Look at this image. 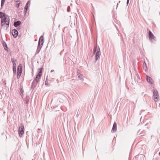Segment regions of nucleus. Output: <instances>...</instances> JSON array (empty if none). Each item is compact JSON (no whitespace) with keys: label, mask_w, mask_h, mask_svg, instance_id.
Returning a JSON list of instances; mask_svg holds the SVG:
<instances>
[{"label":"nucleus","mask_w":160,"mask_h":160,"mask_svg":"<svg viewBox=\"0 0 160 160\" xmlns=\"http://www.w3.org/2000/svg\"><path fill=\"white\" fill-rule=\"evenodd\" d=\"M5 16V14L1 12H0V18H2V17Z\"/></svg>","instance_id":"nucleus-20"},{"label":"nucleus","mask_w":160,"mask_h":160,"mask_svg":"<svg viewBox=\"0 0 160 160\" xmlns=\"http://www.w3.org/2000/svg\"><path fill=\"white\" fill-rule=\"evenodd\" d=\"M147 30H148V38L152 43H155L157 41L156 37L154 36L152 33L149 29L147 28Z\"/></svg>","instance_id":"nucleus-1"},{"label":"nucleus","mask_w":160,"mask_h":160,"mask_svg":"<svg viewBox=\"0 0 160 160\" xmlns=\"http://www.w3.org/2000/svg\"><path fill=\"white\" fill-rule=\"evenodd\" d=\"M54 70H51V72H54Z\"/></svg>","instance_id":"nucleus-38"},{"label":"nucleus","mask_w":160,"mask_h":160,"mask_svg":"<svg viewBox=\"0 0 160 160\" xmlns=\"http://www.w3.org/2000/svg\"><path fill=\"white\" fill-rule=\"evenodd\" d=\"M5 21H1V26H3L5 24Z\"/></svg>","instance_id":"nucleus-25"},{"label":"nucleus","mask_w":160,"mask_h":160,"mask_svg":"<svg viewBox=\"0 0 160 160\" xmlns=\"http://www.w3.org/2000/svg\"><path fill=\"white\" fill-rule=\"evenodd\" d=\"M20 94L21 95V94H22L23 93V90L22 89V88H20Z\"/></svg>","instance_id":"nucleus-32"},{"label":"nucleus","mask_w":160,"mask_h":160,"mask_svg":"<svg viewBox=\"0 0 160 160\" xmlns=\"http://www.w3.org/2000/svg\"><path fill=\"white\" fill-rule=\"evenodd\" d=\"M5 17H4V18L2 19L1 21L5 22Z\"/></svg>","instance_id":"nucleus-35"},{"label":"nucleus","mask_w":160,"mask_h":160,"mask_svg":"<svg viewBox=\"0 0 160 160\" xmlns=\"http://www.w3.org/2000/svg\"><path fill=\"white\" fill-rule=\"evenodd\" d=\"M2 44L5 50L8 51V48L6 42H3Z\"/></svg>","instance_id":"nucleus-16"},{"label":"nucleus","mask_w":160,"mask_h":160,"mask_svg":"<svg viewBox=\"0 0 160 160\" xmlns=\"http://www.w3.org/2000/svg\"><path fill=\"white\" fill-rule=\"evenodd\" d=\"M41 48L42 47H37V50L35 52L36 54H38L39 53Z\"/></svg>","instance_id":"nucleus-18"},{"label":"nucleus","mask_w":160,"mask_h":160,"mask_svg":"<svg viewBox=\"0 0 160 160\" xmlns=\"http://www.w3.org/2000/svg\"><path fill=\"white\" fill-rule=\"evenodd\" d=\"M78 78L80 79H82V75H78Z\"/></svg>","instance_id":"nucleus-34"},{"label":"nucleus","mask_w":160,"mask_h":160,"mask_svg":"<svg viewBox=\"0 0 160 160\" xmlns=\"http://www.w3.org/2000/svg\"><path fill=\"white\" fill-rule=\"evenodd\" d=\"M21 75H19V74H18V75L17 74V78L18 79L20 77Z\"/></svg>","instance_id":"nucleus-36"},{"label":"nucleus","mask_w":160,"mask_h":160,"mask_svg":"<svg viewBox=\"0 0 160 160\" xmlns=\"http://www.w3.org/2000/svg\"><path fill=\"white\" fill-rule=\"evenodd\" d=\"M129 0H127V5L129 3Z\"/></svg>","instance_id":"nucleus-37"},{"label":"nucleus","mask_w":160,"mask_h":160,"mask_svg":"<svg viewBox=\"0 0 160 160\" xmlns=\"http://www.w3.org/2000/svg\"><path fill=\"white\" fill-rule=\"evenodd\" d=\"M96 48H95L94 47V48H93V54H95L96 52Z\"/></svg>","instance_id":"nucleus-33"},{"label":"nucleus","mask_w":160,"mask_h":160,"mask_svg":"<svg viewBox=\"0 0 160 160\" xmlns=\"http://www.w3.org/2000/svg\"><path fill=\"white\" fill-rule=\"evenodd\" d=\"M153 96L152 97L154 98V101L156 102L158 101L159 98V95L158 91L155 89L152 90Z\"/></svg>","instance_id":"nucleus-2"},{"label":"nucleus","mask_w":160,"mask_h":160,"mask_svg":"<svg viewBox=\"0 0 160 160\" xmlns=\"http://www.w3.org/2000/svg\"><path fill=\"white\" fill-rule=\"evenodd\" d=\"M16 63H13V67L14 68H16Z\"/></svg>","instance_id":"nucleus-29"},{"label":"nucleus","mask_w":160,"mask_h":160,"mask_svg":"<svg viewBox=\"0 0 160 160\" xmlns=\"http://www.w3.org/2000/svg\"><path fill=\"white\" fill-rule=\"evenodd\" d=\"M11 60L13 63H16V62L17 61V59L13 58H12Z\"/></svg>","instance_id":"nucleus-23"},{"label":"nucleus","mask_w":160,"mask_h":160,"mask_svg":"<svg viewBox=\"0 0 160 160\" xmlns=\"http://www.w3.org/2000/svg\"><path fill=\"white\" fill-rule=\"evenodd\" d=\"M22 72H20V71H17V74H18H18L19 75H21Z\"/></svg>","instance_id":"nucleus-26"},{"label":"nucleus","mask_w":160,"mask_h":160,"mask_svg":"<svg viewBox=\"0 0 160 160\" xmlns=\"http://www.w3.org/2000/svg\"><path fill=\"white\" fill-rule=\"evenodd\" d=\"M16 3H17V8H18L20 6V2L19 1H18L16 2Z\"/></svg>","instance_id":"nucleus-21"},{"label":"nucleus","mask_w":160,"mask_h":160,"mask_svg":"<svg viewBox=\"0 0 160 160\" xmlns=\"http://www.w3.org/2000/svg\"><path fill=\"white\" fill-rule=\"evenodd\" d=\"M28 9H25V8H24V10L23 11V12L25 14H26L27 13V10Z\"/></svg>","instance_id":"nucleus-30"},{"label":"nucleus","mask_w":160,"mask_h":160,"mask_svg":"<svg viewBox=\"0 0 160 160\" xmlns=\"http://www.w3.org/2000/svg\"><path fill=\"white\" fill-rule=\"evenodd\" d=\"M30 1H28L26 3L25 7H24L25 9H28V4L30 3Z\"/></svg>","instance_id":"nucleus-19"},{"label":"nucleus","mask_w":160,"mask_h":160,"mask_svg":"<svg viewBox=\"0 0 160 160\" xmlns=\"http://www.w3.org/2000/svg\"><path fill=\"white\" fill-rule=\"evenodd\" d=\"M17 71L22 72V66L21 64H19L18 67Z\"/></svg>","instance_id":"nucleus-15"},{"label":"nucleus","mask_w":160,"mask_h":160,"mask_svg":"<svg viewBox=\"0 0 160 160\" xmlns=\"http://www.w3.org/2000/svg\"><path fill=\"white\" fill-rule=\"evenodd\" d=\"M42 68H40L38 69V70H39V71L38 72V74L36 76L37 77L39 78H41V74L42 73Z\"/></svg>","instance_id":"nucleus-10"},{"label":"nucleus","mask_w":160,"mask_h":160,"mask_svg":"<svg viewBox=\"0 0 160 160\" xmlns=\"http://www.w3.org/2000/svg\"><path fill=\"white\" fill-rule=\"evenodd\" d=\"M13 71L14 73H15L16 72V68H12Z\"/></svg>","instance_id":"nucleus-31"},{"label":"nucleus","mask_w":160,"mask_h":160,"mask_svg":"<svg viewBox=\"0 0 160 160\" xmlns=\"http://www.w3.org/2000/svg\"><path fill=\"white\" fill-rule=\"evenodd\" d=\"M29 97L28 96H26L25 98V100H24L25 103L28 104L29 102Z\"/></svg>","instance_id":"nucleus-14"},{"label":"nucleus","mask_w":160,"mask_h":160,"mask_svg":"<svg viewBox=\"0 0 160 160\" xmlns=\"http://www.w3.org/2000/svg\"><path fill=\"white\" fill-rule=\"evenodd\" d=\"M100 55L101 53L96 52L95 55V60L96 61L100 58Z\"/></svg>","instance_id":"nucleus-13"},{"label":"nucleus","mask_w":160,"mask_h":160,"mask_svg":"<svg viewBox=\"0 0 160 160\" xmlns=\"http://www.w3.org/2000/svg\"><path fill=\"white\" fill-rule=\"evenodd\" d=\"M39 78L37 77H36V79L35 80H34L33 82L32 83V86H31V88L32 89H33L35 88L36 86L37 83L39 81Z\"/></svg>","instance_id":"nucleus-3"},{"label":"nucleus","mask_w":160,"mask_h":160,"mask_svg":"<svg viewBox=\"0 0 160 160\" xmlns=\"http://www.w3.org/2000/svg\"><path fill=\"white\" fill-rule=\"evenodd\" d=\"M70 10V7L69 6H68L67 8V11L68 12H69Z\"/></svg>","instance_id":"nucleus-28"},{"label":"nucleus","mask_w":160,"mask_h":160,"mask_svg":"<svg viewBox=\"0 0 160 160\" xmlns=\"http://www.w3.org/2000/svg\"><path fill=\"white\" fill-rule=\"evenodd\" d=\"M118 5V3L117 4V8Z\"/></svg>","instance_id":"nucleus-39"},{"label":"nucleus","mask_w":160,"mask_h":160,"mask_svg":"<svg viewBox=\"0 0 160 160\" xmlns=\"http://www.w3.org/2000/svg\"><path fill=\"white\" fill-rule=\"evenodd\" d=\"M94 48H96V52H97V53H101L100 52V48H99V47H98L97 46H95L94 47Z\"/></svg>","instance_id":"nucleus-17"},{"label":"nucleus","mask_w":160,"mask_h":160,"mask_svg":"<svg viewBox=\"0 0 160 160\" xmlns=\"http://www.w3.org/2000/svg\"><path fill=\"white\" fill-rule=\"evenodd\" d=\"M45 84L46 85H48V80H47V79H46V81H45Z\"/></svg>","instance_id":"nucleus-27"},{"label":"nucleus","mask_w":160,"mask_h":160,"mask_svg":"<svg viewBox=\"0 0 160 160\" xmlns=\"http://www.w3.org/2000/svg\"><path fill=\"white\" fill-rule=\"evenodd\" d=\"M52 103L54 105L53 107L55 108L57 107L60 104V101L59 100H57V101H52Z\"/></svg>","instance_id":"nucleus-6"},{"label":"nucleus","mask_w":160,"mask_h":160,"mask_svg":"<svg viewBox=\"0 0 160 160\" xmlns=\"http://www.w3.org/2000/svg\"><path fill=\"white\" fill-rule=\"evenodd\" d=\"M120 2V1H119L118 2L119 3Z\"/></svg>","instance_id":"nucleus-42"},{"label":"nucleus","mask_w":160,"mask_h":160,"mask_svg":"<svg viewBox=\"0 0 160 160\" xmlns=\"http://www.w3.org/2000/svg\"><path fill=\"white\" fill-rule=\"evenodd\" d=\"M144 62V63L143 64V68H147V67L146 64L145 63V62Z\"/></svg>","instance_id":"nucleus-24"},{"label":"nucleus","mask_w":160,"mask_h":160,"mask_svg":"<svg viewBox=\"0 0 160 160\" xmlns=\"http://www.w3.org/2000/svg\"><path fill=\"white\" fill-rule=\"evenodd\" d=\"M24 126L22 124L19 127L18 129V134L20 137H21L24 133Z\"/></svg>","instance_id":"nucleus-4"},{"label":"nucleus","mask_w":160,"mask_h":160,"mask_svg":"<svg viewBox=\"0 0 160 160\" xmlns=\"http://www.w3.org/2000/svg\"><path fill=\"white\" fill-rule=\"evenodd\" d=\"M12 34L14 38H16L18 34V32L16 29H13L12 31Z\"/></svg>","instance_id":"nucleus-8"},{"label":"nucleus","mask_w":160,"mask_h":160,"mask_svg":"<svg viewBox=\"0 0 160 160\" xmlns=\"http://www.w3.org/2000/svg\"><path fill=\"white\" fill-rule=\"evenodd\" d=\"M5 22L6 23V28H8L9 26V18L8 16H6L5 17Z\"/></svg>","instance_id":"nucleus-7"},{"label":"nucleus","mask_w":160,"mask_h":160,"mask_svg":"<svg viewBox=\"0 0 160 160\" xmlns=\"http://www.w3.org/2000/svg\"><path fill=\"white\" fill-rule=\"evenodd\" d=\"M6 0H1V7H2L5 2Z\"/></svg>","instance_id":"nucleus-22"},{"label":"nucleus","mask_w":160,"mask_h":160,"mask_svg":"<svg viewBox=\"0 0 160 160\" xmlns=\"http://www.w3.org/2000/svg\"><path fill=\"white\" fill-rule=\"evenodd\" d=\"M21 22L20 21H18L16 22H15L14 23V26L15 27H17L21 24Z\"/></svg>","instance_id":"nucleus-12"},{"label":"nucleus","mask_w":160,"mask_h":160,"mask_svg":"<svg viewBox=\"0 0 160 160\" xmlns=\"http://www.w3.org/2000/svg\"><path fill=\"white\" fill-rule=\"evenodd\" d=\"M140 131V130H139L138 131V133H139V132Z\"/></svg>","instance_id":"nucleus-40"},{"label":"nucleus","mask_w":160,"mask_h":160,"mask_svg":"<svg viewBox=\"0 0 160 160\" xmlns=\"http://www.w3.org/2000/svg\"><path fill=\"white\" fill-rule=\"evenodd\" d=\"M146 78L147 80V81L148 82L150 83L151 84H153V80L151 79V78L148 75H146Z\"/></svg>","instance_id":"nucleus-9"},{"label":"nucleus","mask_w":160,"mask_h":160,"mask_svg":"<svg viewBox=\"0 0 160 160\" xmlns=\"http://www.w3.org/2000/svg\"><path fill=\"white\" fill-rule=\"evenodd\" d=\"M44 43V38L43 36H42L40 37L38 41V47H42V46H41L40 43L41 45H42Z\"/></svg>","instance_id":"nucleus-5"},{"label":"nucleus","mask_w":160,"mask_h":160,"mask_svg":"<svg viewBox=\"0 0 160 160\" xmlns=\"http://www.w3.org/2000/svg\"><path fill=\"white\" fill-rule=\"evenodd\" d=\"M159 155L160 156V152H159Z\"/></svg>","instance_id":"nucleus-41"},{"label":"nucleus","mask_w":160,"mask_h":160,"mask_svg":"<svg viewBox=\"0 0 160 160\" xmlns=\"http://www.w3.org/2000/svg\"><path fill=\"white\" fill-rule=\"evenodd\" d=\"M117 130V123L115 122L113 124L112 128V132H115Z\"/></svg>","instance_id":"nucleus-11"}]
</instances>
